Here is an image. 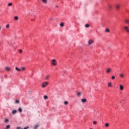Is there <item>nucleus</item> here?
<instances>
[{
  "instance_id": "f257e3e1",
  "label": "nucleus",
  "mask_w": 129,
  "mask_h": 129,
  "mask_svg": "<svg viewBox=\"0 0 129 129\" xmlns=\"http://www.w3.org/2000/svg\"><path fill=\"white\" fill-rule=\"evenodd\" d=\"M49 84V83L47 82H44L42 83V88H45V87H46V86H48V85Z\"/></svg>"
},
{
  "instance_id": "f03ea898",
  "label": "nucleus",
  "mask_w": 129,
  "mask_h": 129,
  "mask_svg": "<svg viewBox=\"0 0 129 129\" xmlns=\"http://www.w3.org/2000/svg\"><path fill=\"white\" fill-rule=\"evenodd\" d=\"M51 64L53 65V66H56L57 64H56V60L55 59H52L51 60Z\"/></svg>"
},
{
  "instance_id": "7ed1b4c3",
  "label": "nucleus",
  "mask_w": 129,
  "mask_h": 129,
  "mask_svg": "<svg viewBox=\"0 0 129 129\" xmlns=\"http://www.w3.org/2000/svg\"><path fill=\"white\" fill-rule=\"evenodd\" d=\"M88 45H92L94 43V41L90 39L88 41Z\"/></svg>"
},
{
  "instance_id": "20e7f679",
  "label": "nucleus",
  "mask_w": 129,
  "mask_h": 129,
  "mask_svg": "<svg viewBox=\"0 0 129 129\" xmlns=\"http://www.w3.org/2000/svg\"><path fill=\"white\" fill-rule=\"evenodd\" d=\"M106 72L107 74L110 73L111 72V69L110 68H108L106 70Z\"/></svg>"
},
{
  "instance_id": "39448f33",
  "label": "nucleus",
  "mask_w": 129,
  "mask_h": 129,
  "mask_svg": "<svg viewBox=\"0 0 129 129\" xmlns=\"http://www.w3.org/2000/svg\"><path fill=\"white\" fill-rule=\"evenodd\" d=\"M123 29H124L126 31V32H127V33H129V27L128 26H124L123 27Z\"/></svg>"
},
{
  "instance_id": "423d86ee",
  "label": "nucleus",
  "mask_w": 129,
  "mask_h": 129,
  "mask_svg": "<svg viewBox=\"0 0 129 129\" xmlns=\"http://www.w3.org/2000/svg\"><path fill=\"white\" fill-rule=\"evenodd\" d=\"M41 2L42 3H43V4H44V5H46L48 3V0H41Z\"/></svg>"
},
{
  "instance_id": "0eeeda50",
  "label": "nucleus",
  "mask_w": 129,
  "mask_h": 129,
  "mask_svg": "<svg viewBox=\"0 0 129 129\" xmlns=\"http://www.w3.org/2000/svg\"><path fill=\"white\" fill-rule=\"evenodd\" d=\"M5 70H7L8 72L10 71H12V69H11V68H9V67H6L5 68Z\"/></svg>"
},
{
  "instance_id": "6e6552de",
  "label": "nucleus",
  "mask_w": 129,
  "mask_h": 129,
  "mask_svg": "<svg viewBox=\"0 0 129 129\" xmlns=\"http://www.w3.org/2000/svg\"><path fill=\"white\" fill-rule=\"evenodd\" d=\"M115 7L116 10H119V8H120V5L119 4H116Z\"/></svg>"
},
{
  "instance_id": "1a4fd4ad",
  "label": "nucleus",
  "mask_w": 129,
  "mask_h": 129,
  "mask_svg": "<svg viewBox=\"0 0 129 129\" xmlns=\"http://www.w3.org/2000/svg\"><path fill=\"white\" fill-rule=\"evenodd\" d=\"M81 101L83 103H84L87 102V100L86 99H82Z\"/></svg>"
},
{
  "instance_id": "9d476101",
  "label": "nucleus",
  "mask_w": 129,
  "mask_h": 129,
  "mask_svg": "<svg viewBox=\"0 0 129 129\" xmlns=\"http://www.w3.org/2000/svg\"><path fill=\"white\" fill-rule=\"evenodd\" d=\"M119 89H120V90H123V86L120 85H119Z\"/></svg>"
},
{
  "instance_id": "9b49d317",
  "label": "nucleus",
  "mask_w": 129,
  "mask_h": 129,
  "mask_svg": "<svg viewBox=\"0 0 129 129\" xmlns=\"http://www.w3.org/2000/svg\"><path fill=\"white\" fill-rule=\"evenodd\" d=\"M119 76L120 78H124V75H123V74H120Z\"/></svg>"
},
{
  "instance_id": "f8f14e48",
  "label": "nucleus",
  "mask_w": 129,
  "mask_h": 129,
  "mask_svg": "<svg viewBox=\"0 0 129 129\" xmlns=\"http://www.w3.org/2000/svg\"><path fill=\"white\" fill-rule=\"evenodd\" d=\"M108 9L109 10H111V9H112V6L110 5H109L108 6Z\"/></svg>"
},
{
  "instance_id": "ddd939ff",
  "label": "nucleus",
  "mask_w": 129,
  "mask_h": 129,
  "mask_svg": "<svg viewBox=\"0 0 129 129\" xmlns=\"http://www.w3.org/2000/svg\"><path fill=\"white\" fill-rule=\"evenodd\" d=\"M60 27H61V28H63V27H64V23L61 22V23L60 24Z\"/></svg>"
},
{
  "instance_id": "4468645a",
  "label": "nucleus",
  "mask_w": 129,
  "mask_h": 129,
  "mask_svg": "<svg viewBox=\"0 0 129 129\" xmlns=\"http://www.w3.org/2000/svg\"><path fill=\"white\" fill-rule=\"evenodd\" d=\"M125 22L126 23V24H127L128 25H129V19L125 20Z\"/></svg>"
},
{
  "instance_id": "2eb2a0df",
  "label": "nucleus",
  "mask_w": 129,
  "mask_h": 129,
  "mask_svg": "<svg viewBox=\"0 0 129 129\" xmlns=\"http://www.w3.org/2000/svg\"><path fill=\"white\" fill-rule=\"evenodd\" d=\"M112 84H111V82H109L108 83V87H111Z\"/></svg>"
},
{
  "instance_id": "dca6fc26",
  "label": "nucleus",
  "mask_w": 129,
  "mask_h": 129,
  "mask_svg": "<svg viewBox=\"0 0 129 129\" xmlns=\"http://www.w3.org/2000/svg\"><path fill=\"white\" fill-rule=\"evenodd\" d=\"M49 78H50V76L47 75V76L45 77V79H46V80H48V79H49Z\"/></svg>"
},
{
  "instance_id": "f3484780",
  "label": "nucleus",
  "mask_w": 129,
  "mask_h": 129,
  "mask_svg": "<svg viewBox=\"0 0 129 129\" xmlns=\"http://www.w3.org/2000/svg\"><path fill=\"white\" fill-rule=\"evenodd\" d=\"M105 125L106 127H108L109 126V123H106Z\"/></svg>"
},
{
  "instance_id": "a211bd4d",
  "label": "nucleus",
  "mask_w": 129,
  "mask_h": 129,
  "mask_svg": "<svg viewBox=\"0 0 129 129\" xmlns=\"http://www.w3.org/2000/svg\"><path fill=\"white\" fill-rule=\"evenodd\" d=\"M14 19L15 20V21H18V20H19V17H18V16H15L14 17Z\"/></svg>"
},
{
  "instance_id": "6ab92c4d",
  "label": "nucleus",
  "mask_w": 129,
  "mask_h": 129,
  "mask_svg": "<svg viewBox=\"0 0 129 129\" xmlns=\"http://www.w3.org/2000/svg\"><path fill=\"white\" fill-rule=\"evenodd\" d=\"M105 32H106L107 33H109V32H110V30H109V29L107 28L105 30Z\"/></svg>"
},
{
  "instance_id": "aec40b11",
  "label": "nucleus",
  "mask_w": 129,
  "mask_h": 129,
  "mask_svg": "<svg viewBox=\"0 0 129 129\" xmlns=\"http://www.w3.org/2000/svg\"><path fill=\"white\" fill-rule=\"evenodd\" d=\"M13 114H15V113H17V111L16 110L12 111Z\"/></svg>"
},
{
  "instance_id": "412c9836",
  "label": "nucleus",
  "mask_w": 129,
  "mask_h": 129,
  "mask_svg": "<svg viewBox=\"0 0 129 129\" xmlns=\"http://www.w3.org/2000/svg\"><path fill=\"white\" fill-rule=\"evenodd\" d=\"M15 69L17 70V71H21V69H19L18 67H16Z\"/></svg>"
},
{
  "instance_id": "4be33fe9",
  "label": "nucleus",
  "mask_w": 129,
  "mask_h": 129,
  "mask_svg": "<svg viewBox=\"0 0 129 129\" xmlns=\"http://www.w3.org/2000/svg\"><path fill=\"white\" fill-rule=\"evenodd\" d=\"M6 28H7V29H10V24H7L6 26Z\"/></svg>"
},
{
  "instance_id": "5701e85b",
  "label": "nucleus",
  "mask_w": 129,
  "mask_h": 129,
  "mask_svg": "<svg viewBox=\"0 0 129 129\" xmlns=\"http://www.w3.org/2000/svg\"><path fill=\"white\" fill-rule=\"evenodd\" d=\"M38 127H39V125L36 124V125H35V126H34V129H37V128H38Z\"/></svg>"
},
{
  "instance_id": "b1692460",
  "label": "nucleus",
  "mask_w": 129,
  "mask_h": 129,
  "mask_svg": "<svg viewBox=\"0 0 129 129\" xmlns=\"http://www.w3.org/2000/svg\"><path fill=\"white\" fill-rule=\"evenodd\" d=\"M8 7H12L13 6V4L12 3H10L8 4Z\"/></svg>"
},
{
  "instance_id": "393cba45",
  "label": "nucleus",
  "mask_w": 129,
  "mask_h": 129,
  "mask_svg": "<svg viewBox=\"0 0 129 129\" xmlns=\"http://www.w3.org/2000/svg\"><path fill=\"white\" fill-rule=\"evenodd\" d=\"M69 102L67 101H66L64 102V104H65V105H67L68 104Z\"/></svg>"
},
{
  "instance_id": "a878e982",
  "label": "nucleus",
  "mask_w": 129,
  "mask_h": 129,
  "mask_svg": "<svg viewBox=\"0 0 129 129\" xmlns=\"http://www.w3.org/2000/svg\"><path fill=\"white\" fill-rule=\"evenodd\" d=\"M19 111H20V112H22V111H23V109H22V108L20 107L19 108Z\"/></svg>"
},
{
  "instance_id": "bb28decb",
  "label": "nucleus",
  "mask_w": 129,
  "mask_h": 129,
  "mask_svg": "<svg viewBox=\"0 0 129 129\" xmlns=\"http://www.w3.org/2000/svg\"><path fill=\"white\" fill-rule=\"evenodd\" d=\"M90 25H89V24H86L85 25V27L86 28H89V26H90Z\"/></svg>"
},
{
  "instance_id": "cd10ccee",
  "label": "nucleus",
  "mask_w": 129,
  "mask_h": 129,
  "mask_svg": "<svg viewBox=\"0 0 129 129\" xmlns=\"http://www.w3.org/2000/svg\"><path fill=\"white\" fill-rule=\"evenodd\" d=\"M111 79H112V80H114V79H115V77H114V76H112L111 77Z\"/></svg>"
},
{
  "instance_id": "c85d7f7f",
  "label": "nucleus",
  "mask_w": 129,
  "mask_h": 129,
  "mask_svg": "<svg viewBox=\"0 0 129 129\" xmlns=\"http://www.w3.org/2000/svg\"><path fill=\"white\" fill-rule=\"evenodd\" d=\"M78 96H81V92H78L77 94Z\"/></svg>"
},
{
  "instance_id": "c756f323",
  "label": "nucleus",
  "mask_w": 129,
  "mask_h": 129,
  "mask_svg": "<svg viewBox=\"0 0 129 129\" xmlns=\"http://www.w3.org/2000/svg\"><path fill=\"white\" fill-rule=\"evenodd\" d=\"M44 99H48V96H44Z\"/></svg>"
},
{
  "instance_id": "7c9ffc66",
  "label": "nucleus",
  "mask_w": 129,
  "mask_h": 129,
  "mask_svg": "<svg viewBox=\"0 0 129 129\" xmlns=\"http://www.w3.org/2000/svg\"><path fill=\"white\" fill-rule=\"evenodd\" d=\"M22 71H25V70H26V68H25V67L22 68Z\"/></svg>"
},
{
  "instance_id": "2f4dec72",
  "label": "nucleus",
  "mask_w": 129,
  "mask_h": 129,
  "mask_svg": "<svg viewBox=\"0 0 129 129\" xmlns=\"http://www.w3.org/2000/svg\"><path fill=\"white\" fill-rule=\"evenodd\" d=\"M93 124H96V123H97V121H94L93 122Z\"/></svg>"
},
{
  "instance_id": "473e14b6",
  "label": "nucleus",
  "mask_w": 129,
  "mask_h": 129,
  "mask_svg": "<svg viewBox=\"0 0 129 129\" xmlns=\"http://www.w3.org/2000/svg\"><path fill=\"white\" fill-rule=\"evenodd\" d=\"M15 102L16 103H20V101L17 100H16Z\"/></svg>"
},
{
  "instance_id": "72a5a7b5",
  "label": "nucleus",
  "mask_w": 129,
  "mask_h": 129,
  "mask_svg": "<svg viewBox=\"0 0 129 129\" xmlns=\"http://www.w3.org/2000/svg\"><path fill=\"white\" fill-rule=\"evenodd\" d=\"M5 122H9V119H5Z\"/></svg>"
},
{
  "instance_id": "f704fd0d",
  "label": "nucleus",
  "mask_w": 129,
  "mask_h": 129,
  "mask_svg": "<svg viewBox=\"0 0 129 129\" xmlns=\"http://www.w3.org/2000/svg\"><path fill=\"white\" fill-rule=\"evenodd\" d=\"M19 53H23V50H22V49H20Z\"/></svg>"
},
{
  "instance_id": "c9c22d12",
  "label": "nucleus",
  "mask_w": 129,
  "mask_h": 129,
  "mask_svg": "<svg viewBox=\"0 0 129 129\" xmlns=\"http://www.w3.org/2000/svg\"><path fill=\"white\" fill-rule=\"evenodd\" d=\"M17 129H23V128H21V127H17Z\"/></svg>"
},
{
  "instance_id": "e433bc0d",
  "label": "nucleus",
  "mask_w": 129,
  "mask_h": 129,
  "mask_svg": "<svg viewBox=\"0 0 129 129\" xmlns=\"http://www.w3.org/2000/svg\"><path fill=\"white\" fill-rule=\"evenodd\" d=\"M28 128H29V126H28L24 128V129H28Z\"/></svg>"
},
{
  "instance_id": "4c0bfd02",
  "label": "nucleus",
  "mask_w": 129,
  "mask_h": 129,
  "mask_svg": "<svg viewBox=\"0 0 129 129\" xmlns=\"http://www.w3.org/2000/svg\"><path fill=\"white\" fill-rule=\"evenodd\" d=\"M58 7H59V6H56V8H58Z\"/></svg>"
},
{
  "instance_id": "58836bf2",
  "label": "nucleus",
  "mask_w": 129,
  "mask_h": 129,
  "mask_svg": "<svg viewBox=\"0 0 129 129\" xmlns=\"http://www.w3.org/2000/svg\"><path fill=\"white\" fill-rule=\"evenodd\" d=\"M52 18L50 19V20H52Z\"/></svg>"
},
{
  "instance_id": "ea45409f",
  "label": "nucleus",
  "mask_w": 129,
  "mask_h": 129,
  "mask_svg": "<svg viewBox=\"0 0 129 129\" xmlns=\"http://www.w3.org/2000/svg\"><path fill=\"white\" fill-rule=\"evenodd\" d=\"M63 72H64V73H65L66 72H65V71H63Z\"/></svg>"
},
{
  "instance_id": "a19ab883",
  "label": "nucleus",
  "mask_w": 129,
  "mask_h": 129,
  "mask_svg": "<svg viewBox=\"0 0 129 129\" xmlns=\"http://www.w3.org/2000/svg\"><path fill=\"white\" fill-rule=\"evenodd\" d=\"M0 45H1V43H0Z\"/></svg>"
}]
</instances>
